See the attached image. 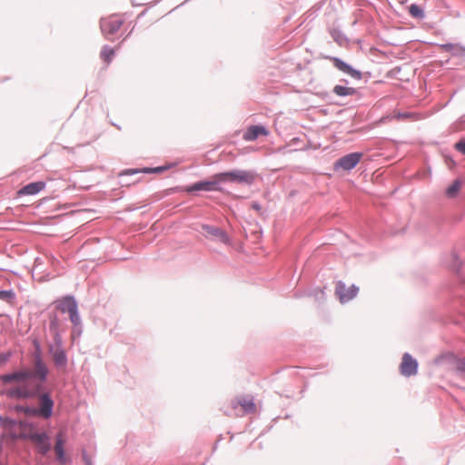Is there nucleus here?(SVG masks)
I'll list each match as a JSON object with an SVG mask.
<instances>
[{"label": "nucleus", "instance_id": "obj_1", "mask_svg": "<svg viewBox=\"0 0 465 465\" xmlns=\"http://www.w3.org/2000/svg\"><path fill=\"white\" fill-rule=\"evenodd\" d=\"M446 265L454 273V284L449 289L453 306L465 315V267L456 252H452Z\"/></svg>", "mask_w": 465, "mask_h": 465}, {"label": "nucleus", "instance_id": "obj_2", "mask_svg": "<svg viewBox=\"0 0 465 465\" xmlns=\"http://www.w3.org/2000/svg\"><path fill=\"white\" fill-rule=\"evenodd\" d=\"M8 436L14 440H21L32 442L35 451L42 456L47 455L52 450L50 435L45 430L29 431L24 430L19 433L10 432Z\"/></svg>", "mask_w": 465, "mask_h": 465}, {"label": "nucleus", "instance_id": "obj_3", "mask_svg": "<svg viewBox=\"0 0 465 465\" xmlns=\"http://www.w3.org/2000/svg\"><path fill=\"white\" fill-rule=\"evenodd\" d=\"M51 408H52V401L47 396V394L43 395L42 404L38 406H35L33 404H10L8 406L9 411H14L17 414H25L29 417L40 418L45 420L51 419Z\"/></svg>", "mask_w": 465, "mask_h": 465}, {"label": "nucleus", "instance_id": "obj_4", "mask_svg": "<svg viewBox=\"0 0 465 465\" xmlns=\"http://www.w3.org/2000/svg\"><path fill=\"white\" fill-rule=\"evenodd\" d=\"M221 183H235L252 186L257 178V173L253 170L232 169L218 173Z\"/></svg>", "mask_w": 465, "mask_h": 465}, {"label": "nucleus", "instance_id": "obj_5", "mask_svg": "<svg viewBox=\"0 0 465 465\" xmlns=\"http://www.w3.org/2000/svg\"><path fill=\"white\" fill-rule=\"evenodd\" d=\"M49 368L45 367V375H41L39 369H35L34 371L33 378L30 381H33V386L29 387V391H33L35 394L34 399H38L40 404H42L43 395L47 394V396L52 401V408H51V418L54 416L55 402L53 398L51 391L47 388V382L49 378Z\"/></svg>", "mask_w": 465, "mask_h": 465}, {"label": "nucleus", "instance_id": "obj_6", "mask_svg": "<svg viewBox=\"0 0 465 465\" xmlns=\"http://www.w3.org/2000/svg\"><path fill=\"white\" fill-rule=\"evenodd\" d=\"M187 193L194 194L198 192H219L224 193L218 173H214L211 179H203L186 185Z\"/></svg>", "mask_w": 465, "mask_h": 465}, {"label": "nucleus", "instance_id": "obj_7", "mask_svg": "<svg viewBox=\"0 0 465 465\" xmlns=\"http://www.w3.org/2000/svg\"><path fill=\"white\" fill-rule=\"evenodd\" d=\"M324 58L331 61L337 70L351 77L354 80H361L365 74L371 76L370 72L362 73L361 71H360L357 68H354L351 64L345 62L344 60L338 56L325 55Z\"/></svg>", "mask_w": 465, "mask_h": 465}, {"label": "nucleus", "instance_id": "obj_8", "mask_svg": "<svg viewBox=\"0 0 465 465\" xmlns=\"http://www.w3.org/2000/svg\"><path fill=\"white\" fill-rule=\"evenodd\" d=\"M364 153L362 152H352L349 153L333 163V171L338 172L340 170L345 172H351L353 170L363 158Z\"/></svg>", "mask_w": 465, "mask_h": 465}, {"label": "nucleus", "instance_id": "obj_9", "mask_svg": "<svg viewBox=\"0 0 465 465\" xmlns=\"http://www.w3.org/2000/svg\"><path fill=\"white\" fill-rule=\"evenodd\" d=\"M34 372L27 369H19L12 372L0 374V387L5 386L13 382H22L30 381Z\"/></svg>", "mask_w": 465, "mask_h": 465}, {"label": "nucleus", "instance_id": "obj_10", "mask_svg": "<svg viewBox=\"0 0 465 465\" xmlns=\"http://www.w3.org/2000/svg\"><path fill=\"white\" fill-rule=\"evenodd\" d=\"M359 290V287L355 284H351L347 288L345 282L340 280L336 282L335 295L338 297L339 302L341 304H344L354 299L357 296Z\"/></svg>", "mask_w": 465, "mask_h": 465}, {"label": "nucleus", "instance_id": "obj_11", "mask_svg": "<svg viewBox=\"0 0 465 465\" xmlns=\"http://www.w3.org/2000/svg\"><path fill=\"white\" fill-rule=\"evenodd\" d=\"M0 396L13 400H32L35 394L27 386H15L0 390Z\"/></svg>", "mask_w": 465, "mask_h": 465}, {"label": "nucleus", "instance_id": "obj_12", "mask_svg": "<svg viewBox=\"0 0 465 465\" xmlns=\"http://www.w3.org/2000/svg\"><path fill=\"white\" fill-rule=\"evenodd\" d=\"M435 363L438 365L443 364V363H449L454 366L456 371L465 376V357L460 358L456 356L454 353H443L439 355L435 359Z\"/></svg>", "mask_w": 465, "mask_h": 465}, {"label": "nucleus", "instance_id": "obj_13", "mask_svg": "<svg viewBox=\"0 0 465 465\" xmlns=\"http://www.w3.org/2000/svg\"><path fill=\"white\" fill-rule=\"evenodd\" d=\"M399 369L402 376L409 378L418 373L419 362L411 353L405 352L402 355Z\"/></svg>", "mask_w": 465, "mask_h": 465}, {"label": "nucleus", "instance_id": "obj_14", "mask_svg": "<svg viewBox=\"0 0 465 465\" xmlns=\"http://www.w3.org/2000/svg\"><path fill=\"white\" fill-rule=\"evenodd\" d=\"M49 352L53 357V361L56 367H65L68 362L67 355L63 348V339L61 338V342L59 344H51L49 346Z\"/></svg>", "mask_w": 465, "mask_h": 465}, {"label": "nucleus", "instance_id": "obj_15", "mask_svg": "<svg viewBox=\"0 0 465 465\" xmlns=\"http://www.w3.org/2000/svg\"><path fill=\"white\" fill-rule=\"evenodd\" d=\"M53 304L56 310L63 313H69L78 307V302L75 297L72 294L63 296L61 299L54 301Z\"/></svg>", "mask_w": 465, "mask_h": 465}, {"label": "nucleus", "instance_id": "obj_16", "mask_svg": "<svg viewBox=\"0 0 465 465\" xmlns=\"http://www.w3.org/2000/svg\"><path fill=\"white\" fill-rule=\"evenodd\" d=\"M123 20L114 18H101L100 29L102 34L108 38L109 35H114L123 25Z\"/></svg>", "mask_w": 465, "mask_h": 465}, {"label": "nucleus", "instance_id": "obj_17", "mask_svg": "<svg viewBox=\"0 0 465 465\" xmlns=\"http://www.w3.org/2000/svg\"><path fill=\"white\" fill-rule=\"evenodd\" d=\"M202 230L206 233V236L216 237L221 242L224 244H231V238L229 234L222 228L203 223L202 224Z\"/></svg>", "mask_w": 465, "mask_h": 465}, {"label": "nucleus", "instance_id": "obj_18", "mask_svg": "<svg viewBox=\"0 0 465 465\" xmlns=\"http://www.w3.org/2000/svg\"><path fill=\"white\" fill-rule=\"evenodd\" d=\"M32 344L34 346L35 351L33 353V357L35 360V369H39L41 375H45V367H48L45 361L43 360V352L41 342L38 338L32 339Z\"/></svg>", "mask_w": 465, "mask_h": 465}, {"label": "nucleus", "instance_id": "obj_19", "mask_svg": "<svg viewBox=\"0 0 465 465\" xmlns=\"http://www.w3.org/2000/svg\"><path fill=\"white\" fill-rule=\"evenodd\" d=\"M269 130L262 124H252L244 132L242 138L245 141H255L260 136H267Z\"/></svg>", "mask_w": 465, "mask_h": 465}, {"label": "nucleus", "instance_id": "obj_20", "mask_svg": "<svg viewBox=\"0 0 465 465\" xmlns=\"http://www.w3.org/2000/svg\"><path fill=\"white\" fill-rule=\"evenodd\" d=\"M238 406H241L246 414H252L256 411V404L253 398L247 400L243 396L237 397L232 401V408L236 409Z\"/></svg>", "mask_w": 465, "mask_h": 465}, {"label": "nucleus", "instance_id": "obj_21", "mask_svg": "<svg viewBox=\"0 0 465 465\" xmlns=\"http://www.w3.org/2000/svg\"><path fill=\"white\" fill-rule=\"evenodd\" d=\"M49 318V331L53 334L54 342L59 344L61 342V332H60V321L55 312H51L48 314Z\"/></svg>", "mask_w": 465, "mask_h": 465}, {"label": "nucleus", "instance_id": "obj_22", "mask_svg": "<svg viewBox=\"0 0 465 465\" xmlns=\"http://www.w3.org/2000/svg\"><path fill=\"white\" fill-rule=\"evenodd\" d=\"M46 186V183L45 181H35L31 182L22 188L19 189V195H35L39 193L42 190H44Z\"/></svg>", "mask_w": 465, "mask_h": 465}, {"label": "nucleus", "instance_id": "obj_23", "mask_svg": "<svg viewBox=\"0 0 465 465\" xmlns=\"http://www.w3.org/2000/svg\"><path fill=\"white\" fill-rule=\"evenodd\" d=\"M340 82L343 83L344 85L336 84L332 89V93L337 96L347 97L356 95L359 93L358 89L347 86V84H349V81L347 79H341Z\"/></svg>", "mask_w": 465, "mask_h": 465}, {"label": "nucleus", "instance_id": "obj_24", "mask_svg": "<svg viewBox=\"0 0 465 465\" xmlns=\"http://www.w3.org/2000/svg\"><path fill=\"white\" fill-rule=\"evenodd\" d=\"M439 46H440V49H442V50H444L446 52H450L452 56H455V57H465V46L462 45L460 43H456V44H453V43L440 44Z\"/></svg>", "mask_w": 465, "mask_h": 465}, {"label": "nucleus", "instance_id": "obj_25", "mask_svg": "<svg viewBox=\"0 0 465 465\" xmlns=\"http://www.w3.org/2000/svg\"><path fill=\"white\" fill-rule=\"evenodd\" d=\"M330 35L333 41L341 47H345L349 45V38L347 35L341 31V29L337 26H333L329 30Z\"/></svg>", "mask_w": 465, "mask_h": 465}, {"label": "nucleus", "instance_id": "obj_26", "mask_svg": "<svg viewBox=\"0 0 465 465\" xmlns=\"http://www.w3.org/2000/svg\"><path fill=\"white\" fill-rule=\"evenodd\" d=\"M409 15L415 19L422 20L425 18V10L424 7L416 3L411 4L408 7Z\"/></svg>", "mask_w": 465, "mask_h": 465}, {"label": "nucleus", "instance_id": "obj_27", "mask_svg": "<svg viewBox=\"0 0 465 465\" xmlns=\"http://www.w3.org/2000/svg\"><path fill=\"white\" fill-rule=\"evenodd\" d=\"M462 183L460 179H456L452 182L450 185H449L446 190L445 193L449 198H455L458 196L460 189H461Z\"/></svg>", "mask_w": 465, "mask_h": 465}, {"label": "nucleus", "instance_id": "obj_28", "mask_svg": "<svg viewBox=\"0 0 465 465\" xmlns=\"http://www.w3.org/2000/svg\"><path fill=\"white\" fill-rule=\"evenodd\" d=\"M1 427L7 430H13L16 427V419L0 414V428Z\"/></svg>", "mask_w": 465, "mask_h": 465}, {"label": "nucleus", "instance_id": "obj_29", "mask_svg": "<svg viewBox=\"0 0 465 465\" xmlns=\"http://www.w3.org/2000/svg\"><path fill=\"white\" fill-rule=\"evenodd\" d=\"M114 55L115 50L113 47L107 45L103 46V49L100 53V57L104 62H105L106 64H110Z\"/></svg>", "mask_w": 465, "mask_h": 465}, {"label": "nucleus", "instance_id": "obj_30", "mask_svg": "<svg viewBox=\"0 0 465 465\" xmlns=\"http://www.w3.org/2000/svg\"><path fill=\"white\" fill-rule=\"evenodd\" d=\"M0 300L6 302L9 304H14L16 300V293L13 289H0Z\"/></svg>", "mask_w": 465, "mask_h": 465}, {"label": "nucleus", "instance_id": "obj_31", "mask_svg": "<svg viewBox=\"0 0 465 465\" xmlns=\"http://www.w3.org/2000/svg\"><path fill=\"white\" fill-rule=\"evenodd\" d=\"M174 165H175V163H169V164L160 165V166H156V167H144L143 169V173H163L165 171L171 169Z\"/></svg>", "mask_w": 465, "mask_h": 465}, {"label": "nucleus", "instance_id": "obj_32", "mask_svg": "<svg viewBox=\"0 0 465 465\" xmlns=\"http://www.w3.org/2000/svg\"><path fill=\"white\" fill-rule=\"evenodd\" d=\"M55 459L60 465H65L72 461V460L66 455L65 449L54 450Z\"/></svg>", "mask_w": 465, "mask_h": 465}, {"label": "nucleus", "instance_id": "obj_33", "mask_svg": "<svg viewBox=\"0 0 465 465\" xmlns=\"http://www.w3.org/2000/svg\"><path fill=\"white\" fill-rule=\"evenodd\" d=\"M68 314L70 322H72L74 327H75V329H78L79 325L82 323L78 307L73 310Z\"/></svg>", "mask_w": 465, "mask_h": 465}, {"label": "nucleus", "instance_id": "obj_34", "mask_svg": "<svg viewBox=\"0 0 465 465\" xmlns=\"http://www.w3.org/2000/svg\"><path fill=\"white\" fill-rule=\"evenodd\" d=\"M176 193H187L186 185H184V186L178 185V186L165 189L163 192V197L169 196V195Z\"/></svg>", "mask_w": 465, "mask_h": 465}, {"label": "nucleus", "instance_id": "obj_35", "mask_svg": "<svg viewBox=\"0 0 465 465\" xmlns=\"http://www.w3.org/2000/svg\"><path fill=\"white\" fill-rule=\"evenodd\" d=\"M64 438L62 433H57L55 436V447L54 450L64 449Z\"/></svg>", "mask_w": 465, "mask_h": 465}, {"label": "nucleus", "instance_id": "obj_36", "mask_svg": "<svg viewBox=\"0 0 465 465\" xmlns=\"http://www.w3.org/2000/svg\"><path fill=\"white\" fill-rule=\"evenodd\" d=\"M454 148L461 154L465 155V137L460 138L454 143Z\"/></svg>", "mask_w": 465, "mask_h": 465}, {"label": "nucleus", "instance_id": "obj_37", "mask_svg": "<svg viewBox=\"0 0 465 465\" xmlns=\"http://www.w3.org/2000/svg\"><path fill=\"white\" fill-rule=\"evenodd\" d=\"M13 353L11 351L0 353V366L5 364L11 359Z\"/></svg>", "mask_w": 465, "mask_h": 465}, {"label": "nucleus", "instance_id": "obj_38", "mask_svg": "<svg viewBox=\"0 0 465 465\" xmlns=\"http://www.w3.org/2000/svg\"><path fill=\"white\" fill-rule=\"evenodd\" d=\"M251 208L258 213H260L261 214H263V212H262V207L261 205V203L257 201H253L251 203Z\"/></svg>", "mask_w": 465, "mask_h": 465}, {"label": "nucleus", "instance_id": "obj_39", "mask_svg": "<svg viewBox=\"0 0 465 465\" xmlns=\"http://www.w3.org/2000/svg\"><path fill=\"white\" fill-rule=\"evenodd\" d=\"M82 459L84 462L85 465H93V462L90 459V457L88 456L87 452L85 450H82Z\"/></svg>", "mask_w": 465, "mask_h": 465}, {"label": "nucleus", "instance_id": "obj_40", "mask_svg": "<svg viewBox=\"0 0 465 465\" xmlns=\"http://www.w3.org/2000/svg\"><path fill=\"white\" fill-rule=\"evenodd\" d=\"M28 419H16V427L25 429Z\"/></svg>", "mask_w": 465, "mask_h": 465}, {"label": "nucleus", "instance_id": "obj_41", "mask_svg": "<svg viewBox=\"0 0 465 465\" xmlns=\"http://www.w3.org/2000/svg\"><path fill=\"white\" fill-rule=\"evenodd\" d=\"M25 429H30V430H36V423L28 420Z\"/></svg>", "mask_w": 465, "mask_h": 465}, {"label": "nucleus", "instance_id": "obj_42", "mask_svg": "<svg viewBox=\"0 0 465 465\" xmlns=\"http://www.w3.org/2000/svg\"><path fill=\"white\" fill-rule=\"evenodd\" d=\"M83 332V326H82V323L79 325L78 329H75V327H74V330H73V337L74 338L75 335L77 336H80Z\"/></svg>", "mask_w": 465, "mask_h": 465}, {"label": "nucleus", "instance_id": "obj_43", "mask_svg": "<svg viewBox=\"0 0 465 465\" xmlns=\"http://www.w3.org/2000/svg\"><path fill=\"white\" fill-rule=\"evenodd\" d=\"M401 71V67L397 66L388 73V76H394Z\"/></svg>", "mask_w": 465, "mask_h": 465}, {"label": "nucleus", "instance_id": "obj_44", "mask_svg": "<svg viewBox=\"0 0 465 465\" xmlns=\"http://www.w3.org/2000/svg\"><path fill=\"white\" fill-rule=\"evenodd\" d=\"M411 116V114L410 113H400L399 114V117H404V118H407V117H410Z\"/></svg>", "mask_w": 465, "mask_h": 465}, {"label": "nucleus", "instance_id": "obj_45", "mask_svg": "<svg viewBox=\"0 0 465 465\" xmlns=\"http://www.w3.org/2000/svg\"><path fill=\"white\" fill-rule=\"evenodd\" d=\"M140 171L138 169H130L127 171L128 173L134 174L136 173H139Z\"/></svg>", "mask_w": 465, "mask_h": 465}, {"label": "nucleus", "instance_id": "obj_46", "mask_svg": "<svg viewBox=\"0 0 465 465\" xmlns=\"http://www.w3.org/2000/svg\"><path fill=\"white\" fill-rule=\"evenodd\" d=\"M136 209H137L136 207H132V208H131V207H129V208H128V210H129V211H134V210H136Z\"/></svg>", "mask_w": 465, "mask_h": 465}, {"label": "nucleus", "instance_id": "obj_47", "mask_svg": "<svg viewBox=\"0 0 465 465\" xmlns=\"http://www.w3.org/2000/svg\"><path fill=\"white\" fill-rule=\"evenodd\" d=\"M218 442H219V440L215 442V444L213 446V450L217 448Z\"/></svg>", "mask_w": 465, "mask_h": 465}, {"label": "nucleus", "instance_id": "obj_48", "mask_svg": "<svg viewBox=\"0 0 465 465\" xmlns=\"http://www.w3.org/2000/svg\"><path fill=\"white\" fill-rule=\"evenodd\" d=\"M145 12H146L145 10H144V11H143V12L140 14V15H143L145 14Z\"/></svg>", "mask_w": 465, "mask_h": 465}, {"label": "nucleus", "instance_id": "obj_49", "mask_svg": "<svg viewBox=\"0 0 465 465\" xmlns=\"http://www.w3.org/2000/svg\"><path fill=\"white\" fill-rule=\"evenodd\" d=\"M189 0H185L183 3H182L180 5H183V4L187 3Z\"/></svg>", "mask_w": 465, "mask_h": 465}, {"label": "nucleus", "instance_id": "obj_50", "mask_svg": "<svg viewBox=\"0 0 465 465\" xmlns=\"http://www.w3.org/2000/svg\"><path fill=\"white\" fill-rule=\"evenodd\" d=\"M0 465H3L2 463H0Z\"/></svg>", "mask_w": 465, "mask_h": 465}]
</instances>
